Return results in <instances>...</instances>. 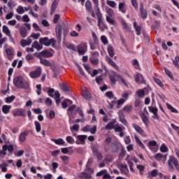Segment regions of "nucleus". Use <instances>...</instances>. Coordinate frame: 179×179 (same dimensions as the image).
<instances>
[{
    "label": "nucleus",
    "mask_w": 179,
    "mask_h": 179,
    "mask_svg": "<svg viewBox=\"0 0 179 179\" xmlns=\"http://www.w3.org/2000/svg\"><path fill=\"white\" fill-rule=\"evenodd\" d=\"M13 83L17 89H24L27 90L29 89V83L24 80L22 76H17L13 79Z\"/></svg>",
    "instance_id": "obj_1"
},
{
    "label": "nucleus",
    "mask_w": 179,
    "mask_h": 179,
    "mask_svg": "<svg viewBox=\"0 0 179 179\" xmlns=\"http://www.w3.org/2000/svg\"><path fill=\"white\" fill-rule=\"evenodd\" d=\"M174 167L176 171L179 173V163L177 160V158L174 157V155L169 156V159L168 160V169L169 171H174Z\"/></svg>",
    "instance_id": "obj_2"
},
{
    "label": "nucleus",
    "mask_w": 179,
    "mask_h": 179,
    "mask_svg": "<svg viewBox=\"0 0 179 179\" xmlns=\"http://www.w3.org/2000/svg\"><path fill=\"white\" fill-rule=\"evenodd\" d=\"M39 43L40 44L45 45V47H49V45H52V47H55L56 41L55 39H54V38L49 39L48 37H45L40 38Z\"/></svg>",
    "instance_id": "obj_3"
},
{
    "label": "nucleus",
    "mask_w": 179,
    "mask_h": 179,
    "mask_svg": "<svg viewBox=\"0 0 179 179\" xmlns=\"http://www.w3.org/2000/svg\"><path fill=\"white\" fill-rule=\"evenodd\" d=\"M77 52L79 55H85L87 52V44L83 43L77 45Z\"/></svg>",
    "instance_id": "obj_4"
},
{
    "label": "nucleus",
    "mask_w": 179,
    "mask_h": 179,
    "mask_svg": "<svg viewBox=\"0 0 179 179\" xmlns=\"http://www.w3.org/2000/svg\"><path fill=\"white\" fill-rule=\"evenodd\" d=\"M92 2L94 3V9L96 15L97 19H99V22L101 17H103V15L100 12V8H99V0H92Z\"/></svg>",
    "instance_id": "obj_5"
},
{
    "label": "nucleus",
    "mask_w": 179,
    "mask_h": 179,
    "mask_svg": "<svg viewBox=\"0 0 179 179\" xmlns=\"http://www.w3.org/2000/svg\"><path fill=\"white\" fill-rule=\"evenodd\" d=\"M34 55H36L37 58H41V57H44L45 58H51L53 55L48 50H43L38 54L35 53Z\"/></svg>",
    "instance_id": "obj_6"
},
{
    "label": "nucleus",
    "mask_w": 179,
    "mask_h": 179,
    "mask_svg": "<svg viewBox=\"0 0 179 179\" xmlns=\"http://www.w3.org/2000/svg\"><path fill=\"white\" fill-rule=\"evenodd\" d=\"M14 117H26V110L23 108H16L13 110Z\"/></svg>",
    "instance_id": "obj_7"
},
{
    "label": "nucleus",
    "mask_w": 179,
    "mask_h": 179,
    "mask_svg": "<svg viewBox=\"0 0 179 179\" xmlns=\"http://www.w3.org/2000/svg\"><path fill=\"white\" fill-rule=\"evenodd\" d=\"M92 153H94V156L97 157L98 160H103V155L99 150L97 146H92Z\"/></svg>",
    "instance_id": "obj_8"
},
{
    "label": "nucleus",
    "mask_w": 179,
    "mask_h": 179,
    "mask_svg": "<svg viewBox=\"0 0 179 179\" xmlns=\"http://www.w3.org/2000/svg\"><path fill=\"white\" fill-rule=\"evenodd\" d=\"M133 128H134L135 131L138 132L141 136H143L144 138H146L147 135L146 133H145V131L138 124L133 123L132 124Z\"/></svg>",
    "instance_id": "obj_9"
},
{
    "label": "nucleus",
    "mask_w": 179,
    "mask_h": 179,
    "mask_svg": "<svg viewBox=\"0 0 179 179\" xmlns=\"http://www.w3.org/2000/svg\"><path fill=\"white\" fill-rule=\"evenodd\" d=\"M77 141H76V145H85L86 143V139H87V136L86 135H78L76 136Z\"/></svg>",
    "instance_id": "obj_10"
},
{
    "label": "nucleus",
    "mask_w": 179,
    "mask_h": 179,
    "mask_svg": "<svg viewBox=\"0 0 179 179\" xmlns=\"http://www.w3.org/2000/svg\"><path fill=\"white\" fill-rule=\"evenodd\" d=\"M117 167L120 169V173L124 174V176H127L128 173H129V169H128V166L127 164L124 165L122 164H119Z\"/></svg>",
    "instance_id": "obj_11"
},
{
    "label": "nucleus",
    "mask_w": 179,
    "mask_h": 179,
    "mask_svg": "<svg viewBox=\"0 0 179 179\" xmlns=\"http://www.w3.org/2000/svg\"><path fill=\"white\" fill-rule=\"evenodd\" d=\"M40 75H41V68L38 67L35 71H31L29 73V76L31 78L36 79V78H39Z\"/></svg>",
    "instance_id": "obj_12"
},
{
    "label": "nucleus",
    "mask_w": 179,
    "mask_h": 179,
    "mask_svg": "<svg viewBox=\"0 0 179 179\" xmlns=\"http://www.w3.org/2000/svg\"><path fill=\"white\" fill-rule=\"evenodd\" d=\"M140 16L141 19H146L148 17V11L143 8V3L140 4Z\"/></svg>",
    "instance_id": "obj_13"
},
{
    "label": "nucleus",
    "mask_w": 179,
    "mask_h": 179,
    "mask_svg": "<svg viewBox=\"0 0 179 179\" xmlns=\"http://www.w3.org/2000/svg\"><path fill=\"white\" fill-rule=\"evenodd\" d=\"M56 35L57 38L59 41H61V36H62V27L60 24L56 26Z\"/></svg>",
    "instance_id": "obj_14"
},
{
    "label": "nucleus",
    "mask_w": 179,
    "mask_h": 179,
    "mask_svg": "<svg viewBox=\"0 0 179 179\" xmlns=\"http://www.w3.org/2000/svg\"><path fill=\"white\" fill-rule=\"evenodd\" d=\"M98 27H99L101 31H104V30L108 29V27H107V25L103 22V17L100 19V21L98 19Z\"/></svg>",
    "instance_id": "obj_15"
},
{
    "label": "nucleus",
    "mask_w": 179,
    "mask_h": 179,
    "mask_svg": "<svg viewBox=\"0 0 179 179\" xmlns=\"http://www.w3.org/2000/svg\"><path fill=\"white\" fill-rule=\"evenodd\" d=\"M32 40L31 38H30V37H28L27 39H22L20 41V45H22V47H26V45H30V44H31L32 43Z\"/></svg>",
    "instance_id": "obj_16"
},
{
    "label": "nucleus",
    "mask_w": 179,
    "mask_h": 179,
    "mask_svg": "<svg viewBox=\"0 0 179 179\" xmlns=\"http://www.w3.org/2000/svg\"><path fill=\"white\" fill-rule=\"evenodd\" d=\"M135 82L136 83H145V78H143V76L141 73H138L134 76Z\"/></svg>",
    "instance_id": "obj_17"
},
{
    "label": "nucleus",
    "mask_w": 179,
    "mask_h": 179,
    "mask_svg": "<svg viewBox=\"0 0 179 179\" xmlns=\"http://www.w3.org/2000/svg\"><path fill=\"white\" fill-rule=\"evenodd\" d=\"M78 178L80 179H92V175L86 172H81L78 175Z\"/></svg>",
    "instance_id": "obj_18"
},
{
    "label": "nucleus",
    "mask_w": 179,
    "mask_h": 179,
    "mask_svg": "<svg viewBox=\"0 0 179 179\" xmlns=\"http://www.w3.org/2000/svg\"><path fill=\"white\" fill-rule=\"evenodd\" d=\"M106 61L108 62V64H109V65H111V66L115 68V69H118V66L117 65V64H115L114 61H113V59L108 56L106 57Z\"/></svg>",
    "instance_id": "obj_19"
},
{
    "label": "nucleus",
    "mask_w": 179,
    "mask_h": 179,
    "mask_svg": "<svg viewBox=\"0 0 179 179\" xmlns=\"http://www.w3.org/2000/svg\"><path fill=\"white\" fill-rule=\"evenodd\" d=\"M20 34L21 37L22 38H25V37H27V29L24 27H20Z\"/></svg>",
    "instance_id": "obj_20"
},
{
    "label": "nucleus",
    "mask_w": 179,
    "mask_h": 179,
    "mask_svg": "<svg viewBox=\"0 0 179 179\" xmlns=\"http://www.w3.org/2000/svg\"><path fill=\"white\" fill-rule=\"evenodd\" d=\"M38 59H40V63L42 65H44V66H52V64L49 60L43 59L41 57H40Z\"/></svg>",
    "instance_id": "obj_21"
},
{
    "label": "nucleus",
    "mask_w": 179,
    "mask_h": 179,
    "mask_svg": "<svg viewBox=\"0 0 179 179\" xmlns=\"http://www.w3.org/2000/svg\"><path fill=\"white\" fill-rule=\"evenodd\" d=\"M27 135H29V132L27 131L22 132L19 136L20 142H24L26 141V137L27 136Z\"/></svg>",
    "instance_id": "obj_22"
},
{
    "label": "nucleus",
    "mask_w": 179,
    "mask_h": 179,
    "mask_svg": "<svg viewBox=\"0 0 179 179\" xmlns=\"http://www.w3.org/2000/svg\"><path fill=\"white\" fill-rule=\"evenodd\" d=\"M107 51H108V55H109V57H110V58H113V57H114V55H115V53H114V48L113 46H111V45H108Z\"/></svg>",
    "instance_id": "obj_23"
},
{
    "label": "nucleus",
    "mask_w": 179,
    "mask_h": 179,
    "mask_svg": "<svg viewBox=\"0 0 179 179\" xmlns=\"http://www.w3.org/2000/svg\"><path fill=\"white\" fill-rule=\"evenodd\" d=\"M52 142H55L56 145H59V146H62V145H65V141L62 138H51Z\"/></svg>",
    "instance_id": "obj_24"
},
{
    "label": "nucleus",
    "mask_w": 179,
    "mask_h": 179,
    "mask_svg": "<svg viewBox=\"0 0 179 179\" xmlns=\"http://www.w3.org/2000/svg\"><path fill=\"white\" fill-rule=\"evenodd\" d=\"M57 6H58V4L57 3V0H54L50 7V15H54L55 9H57Z\"/></svg>",
    "instance_id": "obj_25"
},
{
    "label": "nucleus",
    "mask_w": 179,
    "mask_h": 179,
    "mask_svg": "<svg viewBox=\"0 0 179 179\" xmlns=\"http://www.w3.org/2000/svg\"><path fill=\"white\" fill-rule=\"evenodd\" d=\"M134 139L136 143H138V146H140V148H141L142 149H146V147H145V145H143V143L141 141V139H139V137H138V136L135 135Z\"/></svg>",
    "instance_id": "obj_26"
},
{
    "label": "nucleus",
    "mask_w": 179,
    "mask_h": 179,
    "mask_svg": "<svg viewBox=\"0 0 179 179\" xmlns=\"http://www.w3.org/2000/svg\"><path fill=\"white\" fill-rule=\"evenodd\" d=\"M6 52L8 59H12L13 58V50L12 48H6Z\"/></svg>",
    "instance_id": "obj_27"
},
{
    "label": "nucleus",
    "mask_w": 179,
    "mask_h": 179,
    "mask_svg": "<svg viewBox=\"0 0 179 179\" xmlns=\"http://www.w3.org/2000/svg\"><path fill=\"white\" fill-rule=\"evenodd\" d=\"M32 48H36L38 51L43 50V45H40L37 41H35L31 45Z\"/></svg>",
    "instance_id": "obj_28"
},
{
    "label": "nucleus",
    "mask_w": 179,
    "mask_h": 179,
    "mask_svg": "<svg viewBox=\"0 0 179 179\" xmlns=\"http://www.w3.org/2000/svg\"><path fill=\"white\" fill-rule=\"evenodd\" d=\"M10 108H12V106L9 105H3L2 106V112L3 114H8V113L10 111Z\"/></svg>",
    "instance_id": "obj_29"
},
{
    "label": "nucleus",
    "mask_w": 179,
    "mask_h": 179,
    "mask_svg": "<svg viewBox=\"0 0 179 179\" xmlns=\"http://www.w3.org/2000/svg\"><path fill=\"white\" fill-rule=\"evenodd\" d=\"M119 10L122 12V13H127V8H125V3H119Z\"/></svg>",
    "instance_id": "obj_30"
},
{
    "label": "nucleus",
    "mask_w": 179,
    "mask_h": 179,
    "mask_svg": "<svg viewBox=\"0 0 179 179\" xmlns=\"http://www.w3.org/2000/svg\"><path fill=\"white\" fill-rule=\"evenodd\" d=\"M118 75H120V74L115 73V75L110 76V82H111V83H113V85H115V83L117 82L116 79H120V77L117 76Z\"/></svg>",
    "instance_id": "obj_31"
},
{
    "label": "nucleus",
    "mask_w": 179,
    "mask_h": 179,
    "mask_svg": "<svg viewBox=\"0 0 179 179\" xmlns=\"http://www.w3.org/2000/svg\"><path fill=\"white\" fill-rule=\"evenodd\" d=\"M111 149L113 153H117L118 152V149H120V147L116 143H113L111 145Z\"/></svg>",
    "instance_id": "obj_32"
},
{
    "label": "nucleus",
    "mask_w": 179,
    "mask_h": 179,
    "mask_svg": "<svg viewBox=\"0 0 179 179\" xmlns=\"http://www.w3.org/2000/svg\"><path fill=\"white\" fill-rule=\"evenodd\" d=\"M68 101L70 104H72V101L69 99H64V101L62 102V108H66L68 107Z\"/></svg>",
    "instance_id": "obj_33"
},
{
    "label": "nucleus",
    "mask_w": 179,
    "mask_h": 179,
    "mask_svg": "<svg viewBox=\"0 0 179 179\" xmlns=\"http://www.w3.org/2000/svg\"><path fill=\"white\" fill-rule=\"evenodd\" d=\"M76 66H77V68H78V69L79 71V73H80V77L83 78V77L86 76V75L85 74V71H83V69H82L80 67V66L78 64H76Z\"/></svg>",
    "instance_id": "obj_34"
},
{
    "label": "nucleus",
    "mask_w": 179,
    "mask_h": 179,
    "mask_svg": "<svg viewBox=\"0 0 179 179\" xmlns=\"http://www.w3.org/2000/svg\"><path fill=\"white\" fill-rule=\"evenodd\" d=\"M166 107L169 110H171V113H175L176 114H178V110L173 107L170 103H166Z\"/></svg>",
    "instance_id": "obj_35"
},
{
    "label": "nucleus",
    "mask_w": 179,
    "mask_h": 179,
    "mask_svg": "<svg viewBox=\"0 0 179 179\" xmlns=\"http://www.w3.org/2000/svg\"><path fill=\"white\" fill-rule=\"evenodd\" d=\"M119 118L123 125H125L126 127L128 125V122H127V120H125L124 115H120Z\"/></svg>",
    "instance_id": "obj_36"
},
{
    "label": "nucleus",
    "mask_w": 179,
    "mask_h": 179,
    "mask_svg": "<svg viewBox=\"0 0 179 179\" xmlns=\"http://www.w3.org/2000/svg\"><path fill=\"white\" fill-rule=\"evenodd\" d=\"M66 141L67 143H70V145H73L75 143V139L73 138L71 136H67L66 138Z\"/></svg>",
    "instance_id": "obj_37"
},
{
    "label": "nucleus",
    "mask_w": 179,
    "mask_h": 179,
    "mask_svg": "<svg viewBox=\"0 0 179 179\" xmlns=\"http://www.w3.org/2000/svg\"><path fill=\"white\" fill-rule=\"evenodd\" d=\"M85 8L88 12H92V2L87 0L85 3Z\"/></svg>",
    "instance_id": "obj_38"
},
{
    "label": "nucleus",
    "mask_w": 179,
    "mask_h": 179,
    "mask_svg": "<svg viewBox=\"0 0 179 179\" xmlns=\"http://www.w3.org/2000/svg\"><path fill=\"white\" fill-rule=\"evenodd\" d=\"M3 31L6 34V36H10V30L8 28V26L3 25Z\"/></svg>",
    "instance_id": "obj_39"
},
{
    "label": "nucleus",
    "mask_w": 179,
    "mask_h": 179,
    "mask_svg": "<svg viewBox=\"0 0 179 179\" xmlns=\"http://www.w3.org/2000/svg\"><path fill=\"white\" fill-rule=\"evenodd\" d=\"M83 97H84V99H85V100H88V101L92 100V94H90V92H87V91L85 92L83 94Z\"/></svg>",
    "instance_id": "obj_40"
},
{
    "label": "nucleus",
    "mask_w": 179,
    "mask_h": 179,
    "mask_svg": "<svg viewBox=\"0 0 179 179\" xmlns=\"http://www.w3.org/2000/svg\"><path fill=\"white\" fill-rule=\"evenodd\" d=\"M137 169L139 171L141 176H143V171H145V166L143 165H137Z\"/></svg>",
    "instance_id": "obj_41"
},
{
    "label": "nucleus",
    "mask_w": 179,
    "mask_h": 179,
    "mask_svg": "<svg viewBox=\"0 0 179 179\" xmlns=\"http://www.w3.org/2000/svg\"><path fill=\"white\" fill-rule=\"evenodd\" d=\"M106 3L108 5V6H110V8H115V6H117V3H115L114 1L108 0Z\"/></svg>",
    "instance_id": "obj_42"
},
{
    "label": "nucleus",
    "mask_w": 179,
    "mask_h": 179,
    "mask_svg": "<svg viewBox=\"0 0 179 179\" xmlns=\"http://www.w3.org/2000/svg\"><path fill=\"white\" fill-rule=\"evenodd\" d=\"M148 110L150 113H152V114H156L157 111H159L157 107H153V106H149Z\"/></svg>",
    "instance_id": "obj_43"
},
{
    "label": "nucleus",
    "mask_w": 179,
    "mask_h": 179,
    "mask_svg": "<svg viewBox=\"0 0 179 179\" xmlns=\"http://www.w3.org/2000/svg\"><path fill=\"white\" fill-rule=\"evenodd\" d=\"M141 119H142L143 122L145 125H148V123L149 122V118H148V117L145 115L143 114L141 115Z\"/></svg>",
    "instance_id": "obj_44"
},
{
    "label": "nucleus",
    "mask_w": 179,
    "mask_h": 179,
    "mask_svg": "<svg viewBox=\"0 0 179 179\" xmlns=\"http://www.w3.org/2000/svg\"><path fill=\"white\" fill-rule=\"evenodd\" d=\"M121 24L124 30H129V26H128V24H127V22L125 20H122Z\"/></svg>",
    "instance_id": "obj_45"
},
{
    "label": "nucleus",
    "mask_w": 179,
    "mask_h": 179,
    "mask_svg": "<svg viewBox=\"0 0 179 179\" xmlns=\"http://www.w3.org/2000/svg\"><path fill=\"white\" fill-rule=\"evenodd\" d=\"M123 110L125 113H131L132 111V106L127 105L124 107Z\"/></svg>",
    "instance_id": "obj_46"
},
{
    "label": "nucleus",
    "mask_w": 179,
    "mask_h": 179,
    "mask_svg": "<svg viewBox=\"0 0 179 179\" xmlns=\"http://www.w3.org/2000/svg\"><path fill=\"white\" fill-rule=\"evenodd\" d=\"M34 124L36 132H40V131H41V125L40 124V122H38V121H35Z\"/></svg>",
    "instance_id": "obj_47"
},
{
    "label": "nucleus",
    "mask_w": 179,
    "mask_h": 179,
    "mask_svg": "<svg viewBox=\"0 0 179 179\" xmlns=\"http://www.w3.org/2000/svg\"><path fill=\"white\" fill-rule=\"evenodd\" d=\"M105 96L110 99H114V94H113V92L111 91L106 92L105 94Z\"/></svg>",
    "instance_id": "obj_48"
},
{
    "label": "nucleus",
    "mask_w": 179,
    "mask_h": 179,
    "mask_svg": "<svg viewBox=\"0 0 179 179\" xmlns=\"http://www.w3.org/2000/svg\"><path fill=\"white\" fill-rule=\"evenodd\" d=\"M178 62H179V56H176L175 60L173 61V64L178 69H179V64H178Z\"/></svg>",
    "instance_id": "obj_49"
},
{
    "label": "nucleus",
    "mask_w": 179,
    "mask_h": 179,
    "mask_svg": "<svg viewBox=\"0 0 179 179\" xmlns=\"http://www.w3.org/2000/svg\"><path fill=\"white\" fill-rule=\"evenodd\" d=\"M101 41H102L103 44H104V45L108 44V40H107V37L104 35L101 36Z\"/></svg>",
    "instance_id": "obj_50"
},
{
    "label": "nucleus",
    "mask_w": 179,
    "mask_h": 179,
    "mask_svg": "<svg viewBox=\"0 0 179 179\" xmlns=\"http://www.w3.org/2000/svg\"><path fill=\"white\" fill-rule=\"evenodd\" d=\"M106 22H108V23H109L110 24H112L113 26H114V24H115V20L111 19V17H110V16L106 17Z\"/></svg>",
    "instance_id": "obj_51"
},
{
    "label": "nucleus",
    "mask_w": 179,
    "mask_h": 179,
    "mask_svg": "<svg viewBox=\"0 0 179 179\" xmlns=\"http://www.w3.org/2000/svg\"><path fill=\"white\" fill-rule=\"evenodd\" d=\"M114 128V122H108L106 126L105 127L106 129H113Z\"/></svg>",
    "instance_id": "obj_52"
},
{
    "label": "nucleus",
    "mask_w": 179,
    "mask_h": 179,
    "mask_svg": "<svg viewBox=\"0 0 179 179\" xmlns=\"http://www.w3.org/2000/svg\"><path fill=\"white\" fill-rule=\"evenodd\" d=\"M155 160H157V162H160L162 159H163V155L162 153H157L155 155Z\"/></svg>",
    "instance_id": "obj_53"
},
{
    "label": "nucleus",
    "mask_w": 179,
    "mask_h": 179,
    "mask_svg": "<svg viewBox=\"0 0 179 179\" xmlns=\"http://www.w3.org/2000/svg\"><path fill=\"white\" fill-rule=\"evenodd\" d=\"M59 17H61L59 14H55L54 15L53 23H55V24H57V23H58V21L59 20Z\"/></svg>",
    "instance_id": "obj_54"
},
{
    "label": "nucleus",
    "mask_w": 179,
    "mask_h": 179,
    "mask_svg": "<svg viewBox=\"0 0 179 179\" xmlns=\"http://www.w3.org/2000/svg\"><path fill=\"white\" fill-rule=\"evenodd\" d=\"M164 71L166 75H168V76L170 78V79H174V77L173 76V74L171 73V71H170V70H169L166 68H164Z\"/></svg>",
    "instance_id": "obj_55"
},
{
    "label": "nucleus",
    "mask_w": 179,
    "mask_h": 179,
    "mask_svg": "<svg viewBox=\"0 0 179 179\" xmlns=\"http://www.w3.org/2000/svg\"><path fill=\"white\" fill-rule=\"evenodd\" d=\"M90 61L92 65H98L99 64V59H94L93 57H91L90 59Z\"/></svg>",
    "instance_id": "obj_56"
},
{
    "label": "nucleus",
    "mask_w": 179,
    "mask_h": 179,
    "mask_svg": "<svg viewBox=\"0 0 179 179\" xmlns=\"http://www.w3.org/2000/svg\"><path fill=\"white\" fill-rule=\"evenodd\" d=\"M15 99H16V97L13 95H12L11 96H8L6 99V103H12V101H14Z\"/></svg>",
    "instance_id": "obj_57"
},
{
    "label": "nucleus",
    "mask_w": 179,
    "mask_h": 179,
    "mask_svg": "<svg viewBox=\"0 0 179 179\" xmlns=\"http://www.w3.org/2000/svg\"><path fill=\"white\" fill-rule=\"evenodd\" d=\"M1 138L4 142V143H6V145H8V143H10L9 140L8 139V138L6 137V135H5V134H1Z\"/></svg>",
    "instance_id": "obj_58"
},
{
    "label": "nucleus",
    "mask_w": 179,
    "mask_h": 179,
    "mask_svg": "<svg viewBox=\"0 0 179 179\" xmlns=\"http://www.w3.org/2000/svg\"><path fill=\"white\" fill-rule=\"evenodd\" d=\"M66 47L69 50H72V51H76V49H75V45H73V44H72V43H67L66 45Z\"/></svg>",
    "instance_id": "obj_59"
},
{
    "label": "nucleus",
    "mask_w": 179,
    "mask_h": 179,
    "mask_svg": "<svg viewBox=\"0 0 179 179\" xmlns=\"http://www.w3.org/2000/svg\"><path fill=\"white\" fill-rule=\"evenodd\" d=\"M160 26V21H155V24L151 27V29L155 30V29H159Z\"/></svg>",
    "instance_id": "obj_60"
},
{
    "label": "nucleus",
    "mask_w": 179,
    "mask_h": 179,
    "mask_svg": "<svg viewBox=\"0 0 179 179\" xmlns=\"http://www.w3.org/2000/svg\"><path fill=\"white\" fill-rule=\"evenodd\" d=\"M71 131H76V132H78L79 131V124H73L72 127H71Z\"/></svg>",
    "instance_id": "obj_61"
},
{
    "label": "nucleus",
    "mask_w": 179,
    "mask_h": 179,
    "mask_svg": "<svg viewBox=\"0 0 179 179\" xmlns=\"http://www.w3.org/2000/svg\"><path fill=\"white\" fill-rule=\"evenodd\" d=\"M137 94H138L139 97H144L145 96V90H138L137 91Z\"/></svg>",
    "instance_id": "obj_62"
},
{
    "label": "nucleus",
    "mask_w": 179,
    "mask_h": 179,
    "mask_svg": "<svg viewBox=\"0 0 179 179\" xmlns=\"http://www.w3.org/2000/svg\"><path fill=\"white\" fill-rule=\"evenodd\" d=\"M154 81L155 82V83H157L160 86V87H163L164 85L160 79L154 78Z\"/></svg>",
    "instance_id": "obj_63"
},
{
    "label": "nucleus",
    "mask_w": 179,
    "mask_h": 179,
    "mask_svg": "<svg viewBox=\"0 0 179 179\" xmlns=\"http://www.w3.org/2000/svg\"><path fill=\"white\" fill-rule=\"evenodd\" d=\"M151 176L152 177H157V175L159 174V171L157 169H153L151 172H150Z\"/></svg>",
    "instance_id": "obj_64"
}]
</instances>
